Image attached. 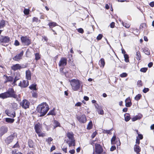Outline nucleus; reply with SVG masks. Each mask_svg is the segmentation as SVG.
I'll list each match as a JSON object with an SVG mask.
<instances>
[{
    "label": "nucleus",
    "instance_id": "obj_1",
    "mask_svg": "<svg viewBox=\"0 0 154 154\" xmlns=\"http://www.w3.org/2000/svg\"><path fill=\"white\" fill-rule=\"evenodd\" d=\"M48 105L45 102H43L39 105L37 108V111L40 114L39 116L42 117L44 116L49 110Z\"/></svg>",
    "mask_w": 154,
    "mask_h": 154
},
{
    "label": "nucleus",
    "instance_id": "obj_2",
    "mask_svg": "<svg viewBox=\"0 0 154 154\" xmlns=\"http://www.w3.org/2000/svg\"><path fill=\"white\" fill-rule=\"evenodd\" d=\"M17 97V95L12 88H9L7 91L0 94V98L2 99L8 98H16Z\"/></svg>",
    "mask_w": 154,
    "mask_h": 154
},
{
    "label": "nucleus",
    "instance_id": "obj_3",
    "mask_svg": "<svg viewBox=\"0 0 154 154\" xmlns=\"http://www.w3.org/2000/svg\"><path fill=\"white\" fill-rule=\"evenodd\" d=\"M72 89L74 91H77L80 87H82V82L78 79H73L69 81Z\"/></svg>",
    "mask_w": 154,
    "mask_h": 154
},
{
    "label": "nucleus",
    "instance_id": "obj_4",
    "mask_svg": "<svg viewBox=\"0 0 154 154\" xmlns=\"http://www.w3.org/2000/svg\"><path fill=\"white\" fill-rule=\"evenodd\" d=\"M66 136L69 139L66 140V143L69 147L75 146V140L74 137V134L72 132H68L66 134Z\"/></svg>",
    "mask_w": 154,
    "mask_h": 154
},
{
    "label": "nucleus",
    "instance_id": "obj_5",
    "mask_svg": "<svg viewBox=\"0 0 154 154\" xmlns=\"http://www.w3.org/2000/svg\"><path fill=\"white\" fill-rule=\"evenodd\" d=\"M21 40L23 44L25 45H29L31 43L30 39L27 36H22Z\"/></svg>",
    "mask_w": 154,
    "mask_h": 154
},
{
    "label": "nucleus",
    "instance_id": "obj_6",
    "mask_svg": "<svg viewBox=\"0 0 154 154\" xmlns=\"http://www.w3.org/2000/svg\"><path fill=\"white\" fill-rule=\"evenodd\" d=\"M95 152L98 154H102L104 152L102 146L100 144H95Z\"/></svg>",
    "mask_w": 154,
    "mask_h": 154
},
{
    "label": "nucleus",
    "instance_id": "obj_7",
    "mask_svg": "<svg viewBox=\"0 0 154 154\" xmlns=\"http://www.w3.org/2000/svg\"><path fill=\"white\" fill-rule=\"evenodd\" d=\"M20 106L25 109L29 108L30 103L27 100L24 99L20 102Z\"/></svg>",
    "mask_w": 154,
    "mask_h": 154
},
{
    "label": "nucleus",
    "instance_id": "obj_8",
    "mask_svg": "<svg viewBox=\"0 0 154 154\" xmlns=\"http://www.w3.org/2000/svg\"><path fill=\"white\" fill-rule=\"evenodd\" d=\"M10 41V38L8 36H2V38H0V43L3 45H5L4 43H8Z\"/></svg>",
    "mask_w": 154,
    "mask_h": 154
},
{
    "label": "nucleus",
    "instance_id": "obj_9",
    "mask_svg": "<svg viewBox=\"0 0 154 154\" xmlns=\"http://www.w3.org/2000/svg\"><path fill=\"white\" fill-rule=\"evenodd\" d=\"M8 131V128L6 126H3L0 127V137L6 133Z\"/></svg>",
    "mask_w": 154,
    "mask_h": 154
},
{
    "label": "nucleus",
    "instance_id": "obj_10",
    "mask_svg": "<svg viewBox=\"0 0 154 154\" xmlns=\"http://www.w3.org/2000/svg\"><path fill=\"white\" fill-rule=\"evenodd\" d=\"M15 137V135L14 133L11 134L7 137L5 140V143L7 144H9L11 142Z\"/></svg>",
    "mask_w": 154,
    "mask_h": 154
},
{
    "label": "nucleus",
    "instance_id": "obj_11",
    "mask_svg": "<svg viewBox=\"0 0 154 154\" xmlns=\"http://www.w3.org/2000/svg\"><path fill=\"white\" fill-rule=\"evenodd\" d=\"M76 117L78 121L80 122L84 123L86 122V118L85 115L81 116H76Z\"/></svg>",
    "mask_w": 154,
    "mask_h": 154
},
{
    "label": "nucleus",
    "instance_id": "obj_12",
    "mask_svg": "<svg viewBox=\"0 0 154 154\" xmlns=\"http://www.w3.org/2000/svg\"><path fill=\"white\" fill-rule=\"evenodd\" d=\"M67 59L65 57H62L59 62V66L60 67L64 66L67 64Z\"/></svg>",
    "mask_w": 154,
    "mask_h": 154
},
{
    "label": "nucleus",
    "instance_id": "obj_13",
    "mask_svg": "<svg viewBox=\"0 0 154 154\" xmlns=\"http://www.w3.org/2000/svg\"><path fill=\"white\" fill-rule=\"evenodd\" d=\"M60 74L62 75H64L66 77H68V71L66 70V68H60Z\"/></svg>",
    "mask_w": 154,
    "mask_h": 154
},
{
    "label": "nucleus",
    "instance_id": "obj_14",
    "mask_svg": "<svg viewBox=\"0 0 154 154\" xmlns=\"http://www.w3.org/2000/svg\"><path fill=\"white\" fill-rule=\"evenodd\" d=\"M29 84V82L27 80H23L22 82L20 81L18 84V85L21 88H25Z\"/></svg>",
    "mask_w": 154,
    "mask_h": 154
},
{
    "label": "nucleus",
    "instance_id": "obj_15",
    "mask_svg": "<svg viewBox=\"0 0 154 154\" xmlns=\"http://www.w3.org/2000/svg\"><path fill=\"white\" fill-rule=\"evenodd\" d=\"M23 54V51H22L20 54H17L13 59L15 61H19L21 59Z\"/></svg>",
    "mask_w": 154,
    "mask_h": 154
},
{
    "label": "nucleus",
    "instance_id": "obj_16",
    "mask_svg": "<svg viewBox=\"0 0 154 154\" xmlns=\"http://www.w3.org/2000/svg\"><path fill=\"white\" fill-rule=\"evenodd\" d=\"M42 125L41 124L38 123L35 125V129L36 133H38L39 131H41Z\"/></svg>",
    "mask_w": 154,
    "mask_h": 154
},
{
    "label": "nucleus",
    "instance_id": "obj_17",
    "mask_svg": "<svg viewBox=\"0 0 154 154\" xmlns=\"http://www.w3.org/2000/svg\"><path fill=\"white\" fill-rule=\"evenodd\" d=\"M5 112L7 115L9 116L14 118L15 116V113L14 112H10L8 110H6Z\"/></svg>",
    "mask_w": 154,
    "mask_h": 154
},
{
    "label": "nucleus",
    "instance_id": "obj_18",
    "mask_svg": "<svg viewBox=\"0 0 154 154\" xmlns=\"http://www.w3.org/2000/svg\"><path fill=\"white\" fill-rule=\"evenodd\" d=\"M31 73L30 71L29 70H26V76L27 79L30 80L31 79Z\"/></svg>",
    "mask_w": 154,
    "mask_h": 154
},
{
    "label": "nucleus",
    "instance_id": "obj_19",
    "mask_svg": "<svg viewBox=\"0 0 154 154\" xmlns=\"http://www.w3.org/2000/svg\"><path fill=\"white\" fill-rule=\"evenodd\" d=\"M125 106L127 107H129L131 106L132 103L131 101L130 98L128 97L125 100Z\"/></svg>",
    "mask_w": 154,
    "mask_h": 154
},
{
    "label": "nucleus",
    "instance_id": "obj_20",
    "mask_svg": "<svg viewBox=\"0 0 154 154\" xmlns=\"http://www.w3.org/2000/svg\"><path fill=\"white\" fill-rule=\"evenodd\" d=\"M20 68H21L20 65L18 64L14 65L11 67L12 69L14 71L18 69L20 70Z\"/></svg>",
    "mask_w": 154,
    "mask_h": 154
},
{
    "label": "nucleus",
    "instance_id": "obj_21",
    "mask_svg": "<svg viewBox=\"0 0 154 154\" xmlns=\"http://www.w3.org/2000/svg\"><path fill=\"white\" fill-rule=\"evenodd\" d=\"M134 151L136 152L137 154H140L139 152L141 149L140 146L137 144H135L134 146Z\"/></svg>",
    "mask_w": 154,
    "mask_h": 154
},
{
    "label": "nucleus",
    "instance_id": "obj_22",
    "mask_svg": "<svg viewBox=\"0 0 154 154\" xmlns=\"http://www.w3.org/2000/svg\"><path fill=\"white\" fill-rule=\"evenodd\" d=\"M20 79V76L19 75H17L16 76H15L14 79V81L12 83V84L14 85V86L17 85L16 84V82L19 80Z\"/></svg>",
    "mask_w": 154,
    "mask_h": 154
},
{
    "label": "nucleus",
    "instance_id": "obj_23",
    "mask_svg": "<svg viewBox=\"0 0 154 154\" xmlns=\"http://www.w3.org/2000/svg\"><path fill=\"white\" fill-rule=\"evenodd\" d=\"M36 85H37L36 84L34 83L30 85L29 87V88L31 90L36 91L37 90L36 88Z\"/></svg>",
    "mask_w": 154,
    "mask_h": 154
},
{
    "label": "nucleus",
    "instance_id": "obj_24",
    "mask_svg": "<svg viewBox=\"0 0 154 154\" xmlns=\"http://www.w3.org/2000/svg\"><path fill=\"white\" fill-rule=\"evenodd\" d=\"M6 82H12L14 79L13 77L11 76H8L6 75Z\"/></svg>",
    "mask_w": 154,
    "mask_h": 154
},
{
    "label": "nucleus",
    "instance_id": "obj_25",
    "mask_svg": "<svg viewBox=\"0 0 154 154\" xmlns=\"http://www.w3.org/2000/svg\"><path fill=\"white\" fill-rule=\"evenodd\" d=\"M5 120L6 122L8 123H12L14 122V119H11L10 118H6L5 119Z\"/></svg>",
    "mask_w": 154,
    "mask_h": 154
},
{
    "label": "nucleus",
    "instance_id": "obj_26",
    "mask_svg": "<svg viewBox=\"0 0 154 154\" xmlns=\"http://www.w3.org/2000/svg\"><path fill=\"white\" fill-rule=\"evenodd\" d=\"M99 62L100 65L101 66H102L103 67L105 64V62L104 59L103 58H101L99 61Z\"/></svg>",
    "mask_w": 154,
    "mask_h": 154
},
{
    "label": "nucleus",
    "instance_id": "obj_27",
    "mask_svg": "<svg viewBox=\"0 0 154 154\" xmlns=\"http://www.w3.org/2000/svg\"><path fill=\"white\" fill-rule=\"evenodd\" d=\"M125 116V121L126 122H128L129 121L130 119V115L129 114H127V115L126 114H125L124 115Z\"/></svg>",
    "mask_w": 154,
    "mask_h": 154
},
{
    "label": "nucleus",
    "instance_id": "obj_28",
    "mask_svg": "<svg viewBox=\"0 0 154 154\" xmlns=\"http://www.w3.org/2000/svg\"><path fill=\"white\" fill-rule=\"evenodd\" d=\"M116 139V137L114 135L111 139V143L112 144H114L116 143L115 140Z\"/></svg>",
    "mask_w": 154,
    "mask_h": 154
},
{
    "label": "nucleus",
    "instance_id": "obj_29",
    "mask_svg": "<svg viewBox=\"0 0 154 154\" xmlns=\"http://www.w3.org/2000/svg\"><path fill=\"white\" fill-rule=\"evenodd\" d=\"M92 122L91 121H90L88 124L87 127V129L88 130H90L92 128Z\"/></svg>",
    "mask_w": 154,
    "mask_h": 154
},
{
    "label": "nucleus",
    "instance_id": "obj_30",
    "mask_svg": "<svg viewBox=\"0 0 154 154\" xmlns=\"http://www.w3.org/2000/svg\"><path fill=\"white\" fill-rule=\"evenodd\" d=\"M124 57L125 58V61L126 62H129V56L127 54H124Z\"/></svg>",
    "mask_w": 154,
    "mask_h": 154
},
{
    "label": "nucleus",
    "instance_id": "obj_31",
    "mask_svg": "<svg viewBox=\"0 0 154 154\" xmlns=\"http://www.w3.org/2000/svg\"><path fill=\"white\" fill-rule=\"evenodd\" d=\"M28 145L30 148H32L33 146V142L32 140H29L28 141Z\"/></svg>",
    "mask_w": 154,
    "mask_h": 154
},
{
    "label": "nucleus",
    "instance_id": "obj_32",
    "mask_svg": "<svg viewBox=\"0 0 154 154\" xmlns=\"http://www.w3.org/2000/svg\"><path fill=\"white\" fill-rule=\"evenodd\" d=\"M136 56L137 59L138 60H140L141 56L139 51L137 52Z\"/></svg>",
    "mask_w": 154,
    "mask_h": 154
},
{
    "label": "nucleus",
    "instance_id": "obj_33",
    "mask_svg": "<svg viewBox=\"0 0 154 154\" xmlns=\"http://www.w3.org/2000/svg\"><path fill=\"white\" fill-rule=\"evenodd\" d=\"M49 25L50 28H52L57 25V23L55 22L50 23H49Z\"/></svg>",
    "mask_w": 154,
    "mask_h": 154
},
{
    "label": "nucleus",
    "instance_id": "obj_34",
    "mask_svg": "<svg viewBox=\"0 0 154 154\" xmlns=\"http://www.w3.org/2000/svg\"><path fill=\"white\" fill-rule=\"evenodd\" d=\"M5 21L4 20H2L0 22V29L3 27L5 26Z\"/></svg>",
    "mask_w": 154,
    "mask_h": 154
},
{
    "label": "nucleus",
    "instance_id": "obj_35",
    "mask_svg": "<svg viewBox=\"0 0 154 154\" xmlns=\"http://www.w3.org/2000/svg\"><path fill=\"white\" fill-rule=\"evenodd\" d=\"M36 133L38 134L39 137H43L45 136V134L42 132L41 131H39V132L38 133V132Z\"/></svg>",
    "mask_w": 154,
    "mask_h": 154
},
{
    "label": "nucleus",
    "instance_id": "obj_36",
    "mask_svg": "<svg viewBox=\"0 0 154 154\" xmlns=\"http://www.w3.org/2000/svg\"><path fill=\"white\" fill-rule=\"evenodd\" d=\"M122 24L124 26H125L126 28H129L130 27V25L128 23H127L125 22H122Z\"/></svg>",
    "mask_w": 154,
    "mask_h": 154
},
{
    "label": "nucleus",
    "instance_id": "obj_37",
    "mask_svg": "<svg viewBox=\"0 0 154 154\" xmlns=\"http://www.w3.org/2000/svg\"><path fill=\"white\" fill-rule=\"evenodd\" d=\"M54 128H55L56 127L59 126L60 125V123L57 121L54 120Z\"/></svg>",
    "mask_w": 154,
    "mask_h": 154
},
{
    "label": "nucleus",
    "instance_id": "obj_38",
    "mask_svg": "<svg viewBox=\"0 0 154 154\" xmlns=\"http://www.w3.org/2000/svg\"><path fill=\"white\" fill-rule=\"evenodd\" d=\"M143 51L147 55H149L150 54V52L148 49L147 48H145L143 49Z\"/></svg>",
    "mask_w": 154,
    "mask_h": 154
},
{
    "label": "nucleus",
    "instance_id": "obj_39",
    "mask_svg": "<svg viewBox=\"0 0 154 154\" xmlns=\"http://www.w3.org/2000/svg\"><path fill=\"white\" fill-rule=\"evenodd\" d=\"M35 60H38L40 58V57L39 54L38 53H36L35 54Z\"/></svg>",
    "mask_w": 154,
    "mask_h": 154
},
{
    "label": "nucleus",
    "instance_id": "obj_40",
    "mask_svg": "<svg viewBox=\"0 0 154 154\" xmlns=\"http://www.w3.org/2000/svg\"><path fill=\"white\" fill-rule=\"evenodd\" d=\"M141 96V95L140 94H139L135 97L134 99L136 100H138L140 99Z\"/></svg>",
    "mask_w": 154,
    "mask_h": 154
},
{
    "label": "nucleus",
    "instance_id": "obj_41",
    "mask_svg": "<svg viewBox=\"0 0 154 154\" xmlns=\"http://www.w3.org/2000/svg\"><path fill=\"white\" fill-rule=\"evenodd\" d=\"M29 9L25 8L23 12L26 15H28L29 14Z\"/></svg>",
    "mask_w": 154,
    "mask_h": 154
},
{
    "label": "nucleus",
    "instance_id": "obj_42",
    "mask_svg": "<svg viewBox=\"0 0 154 154\" xmlns=\"http://www.w3.org/2000/svg\"><path fill=\"white\" fill-rule=\"evenodd\" d=\"M147 69H148L147 68H142L140 69V71L141 72H145L147 71Z\"/></svg>",
    "mask_w": 154,
    "mask_h": 154
},
{
    "label": "nucleus",
    "instance_id": "obj_43",
    "mask_svg": "<svg viewBox=\"0 0 154 154\" xmlns=\"http://www.w3.org/2000/svg\"><path fill=\"white\" fill-rule=\"evenodd\" d=\"M128 75L127 73L125 72H123L122 74H121L120 75V76L122 78L126 77Z\"/></svg>",
    "mask_w": 154,
    "mask_h": 154
},
{
    "label": "nucleus",
    "instance_id": "obj_44",
    "mask_svg": "<svg viewBox=\"0 0 154 154\" xmlns=\"http://www.w3.org/2000/svg\"><path fill=\"white\" fill-rule=\"evenodd\" d=\"M55 115L54 111V110H52L51 111H50L47 114L48 115Z\"/></svg>",
    "mask_w": 154,
    "mask_h": 154
},
{
    "label": "nucleus",
    "instance_id": "obj_45",
    "mask_svg": "<svg viewBox=\"0 0 154 154\" xmlns=\"http://www.w3.org/2000/svg\"><path fill=\"white\" fill-rule=\"evenodd\" d=\"M52 140L53 139L51 137H49L47 140H46V141L49 144H51V141H52Z\"/></svg>",
    "mask_w": 154,
    "mask_h": 154
},
{
    "label": "nucleus",
    "instance_id": "obj_46",
    "mask_svg": "<svg viewBox=\"0 0 154 154\" xmlns=\"http://www.w3.org/2000/svg\"><path fill=\"white\" fill-rule=\"evenodd\" d=\"M32 96L36 98L37 97V94L35 91H33L32 92Z\"/></svg>",
    "mask_w": 154,
    "mask_h": 154
},
{
    "label": "nucleus",
    "instance_id": "obj_47",
    "mask_svg": "<svg viewBox=\"0 0 154 154\" xmlns=\"http://www.w3.org/2000/svg\"><path fill=\"white\" fill-rule=\"evenodd\" d=\"M103 37V35L101 34H99L97 37V39L98 40H100Z\"/></svg>",
    "mask_w": 154,
    "mask_h": 154
},
{
    "label": "nucleus",
    "instance_id": "obj_48",
    "mask_svg": "<svg viewBox=\"0 0 154 154\" xmlns=\"http://www.w3.org/2000/svg\"><path fill=\"white\" fill-rule=\"evenodd\" d=\"M112 129H110L109 130H104V133L110 134H111V131Z\"/></svg>",
    "mask_w": 154,
    "mask_h": 154
},
{
    "label": "nucleus",
    "instance_id": "obj_49",
    "mask_svg": "<svg viewBox=\"0 0 154 154\" xmlns=\"http://www.w3.org/2000/svg\"><path fill=\"white\" fill-rule=\"evenodd\" d=\"M137 85L139 87H140L142 85V83L141 80H138L137 82Z\"/></svg>",
    "mask_w": 154,
    "mask_h": 154
},
{
    "label": "nucleus",
    "instance_id": "obj_50",
    "mask_svg": "<svg viewBox=\"0 0 154 154\" xmlns=\"http://www.w3.org/2000/svg\"><path fill=\"white\" fill-rule=\"evenodd\" d=\"M39 21V20H38V18L36 17H34L32 19V22H38Z\"/></svg>",
    "mask_w": 154,
    "mask_h": 154
},
{
    "label": "nucleus",
    "instance_id": "obj_51",
    "mask_svg": "<svg viewBox=\"0 0 154 154\" xmlns=\"http://www.w3.org/2000/svg\"><path fill=\"white\" fill-rule=\"evenodd\" d=\"M149 91V89L148 88H144L143 90L144 93H146Z\"/></svg>",
    "mask_w": 154,
    "mask_h": 154
},
{
    "label": "nucleus",
    "instance_id": "obj_52",
    "mask_svg": "<svg viewBox=\"0 0 154 154\" xmlns=\"http://www.w3.org/2000/svg\"><path fill=\"white\" fill-rule=\"evenodd\" d=\"M116 149V147L115 146H112L110 148V151H113Z\"/></svg>",
    "mask_w": 154,
    "mask_h": 154
},
{
    "label": "nucleus",
    "instance_id": "obj_53",
    "mask_svg": "<svg viewBox=\"0 0 154 154\" xmlns=\"http://www.w3.org/2000/svg\"><path fill=\"white\" fill-rule=\"evenodd\" d=\"M13 107L15 109H17L18 107V105L16 103H13Z\"/></svg>",
    "mask_w": 154,
    "mask_h": 154
},
{
    "label": "nucleus",
    "instance_id": "obj_54",
    "mask_svg": "<svg viewBox=\"0 0 154 154\" xmlns=\"http://www.w3.org/2000/svg\"><path fill=\"white\" fill-rule=\"evenodd\" d=\"M78 32L80 33H83L84 32V30L82 28H79L78 30Z\"/></svg>",
    "mask_w": 154,
    "mask_h": 154
},
{
    "label": "nucleus",
    "instance_id": "obj_55",
    "mask_svg": "<svg viewBox=\"0 0 154 154\" xmlns=\"http://www.w3.org/2000/svg\"><path fill=\"white\" fill-rule=\"evenodd\" d=\"M12 154H23L20 152H17L16 151H12Z\"/></svg>",
    "mask_w": 154,
    "mask_h": 154
},
{
    "label": "nucleus",
    "instance_id": "obj_56",
    "mask_svg": "<svg viewBox=\"0 0 154 154\" xmlns=\"http://www.w3.org/2000/svg\"><path fill=\"white\" fill-rule=\"evenodd\" d=\"M14 45L17 46L20 45V43L17 40H16L14 43Z\"/></svg>",
    "mask_w": 154,
    "mask_h": 154
},
{
    "label": "nucleus",
    "instance_id": "obj_57",
    "mask_svg": "<svg viewBox=\"0 0 154 154\" xmlns=\"http://www.w3.org/2000/svg\"><path fill=\"white\" fill-rule=\"evenodd\" d=\"M98 113L99 114L103 115L104 114V112L103 110L101 109L98 111Z\"/></svg>",
    "mask_w": 154,
    "mask_h": 154
},
{
    "label": "nucleus",
    "instance_id": "obj_58",
    "mask_svg": "<svg viewBox=\"0 0 154 154\" xmlns=\"http://www.w3.org/2000/svg\"><path fill=\"white\" fill-rule=\"evenodd\" d=\"M82 104V103L80 102H78L75 104V106H81Z\"/></svg>",
    "mask_w": 154,
    "mask_h": 154
},
{
    "label": "nucleus",
    "instance_id": "obj_59",
    "mask_svg": "<svg viewBox=\"0 0 154 154\" xmlns=\"http://www.w3.org/2000/svg\"><path fill=\"white\" fill-rule=\"evenodd\" d=\"M137 117V120L140 119L142 117V115L141 114H140L138 116H136Z\"/></svg>",
    "mask_w": 154,
    "mask_h": 154
},
{
    "label": "nucleus",
    "instance_id": "obj_60",
    "mask_svg": "<svg viewBox=\"0 0 154 154\" xmlns=\"http://www.w3.org/2000/svg\"><path fill=\"white\" fill-rule=\"evenodd\" d=\"M115 26V23L114 22H112L110 24V26L112 28H113Z\"/></svg>",
    "mask_w": 154,
    "mask_h": 154
},
{
    "label": "nucleus",
    "instance_id": "obj_61",
    "mask_svg": "<svg viewBox=\"0 0 154 154\" xmlns=\"http://www.w3.org/2000/svg\"><path fill=\"white\" fill-rule=\"evenodd\" d=\"M62 149L64 152H66L67 148L66 147L63 146L62 148Z\"/></svg>",
    "mask_w": 154,
    "mask_h": 154
},
{
    "label": "nucleus",
    "instance_id": "obj_62",
    "mask_svg": "<svg viewBox=\"0 0 154 154\" xmlns=\"http://www.w3.org/2000/svg\"><path fill=\"white\" fill-rule=\"evenodd\" d=\"M153 65V63L152 62H150L148 64V66L149 68L151 67Z\"/></svg>",
    "mask_w": 154,
    "mask_h": 154
},
{
    "label": "nucleus",
    "instance_id": "obj_63",
    "mask_svg": "<svg viewBox=\"0 0 154 154\" xmlns=\"http://www.w3.org/2000/svg\"><path fill=\"white\" fill-rule=\"evenodd\" d=\"M150 6L152 7H154V2H151L149 4Z\"/></svg>",
    "mask_w": 154,
    "mask_h": 154
},
{
    "label": "nucleus",
    "instance_id": "obj_64",
    "mask_svg": "<svg viewBox=\"0 0 154 154\" xmlns=\"http://www.w3.org/2000/svg\"><path fill=\"white\" fill-rule=\"evenodd\" d=\"M69 152L71 154H74L75 153V150L74 149L71 150L69 151Z\"/></svg>",
    "mask_w": 154,
    "mask_h": 154
}]
</instances>
